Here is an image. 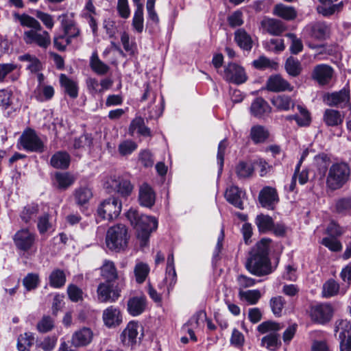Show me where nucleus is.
Instances as JSON below:
<instances>
[{
	"instance_id": "nucleus-50",
	"label": "nucleus",
	"mask_w": 351,
	"mask_h": 351,
	"mask_svg": "<svg viewBox=\"0 0 351 351\" xmlns=\"http://www.w3.org/2000/svg\"><path fill=\"white\" fill-rule=\"evenodd\" d=\"M228 147V140L226 138H223L221 140L218 145L217 147V160L218 165V175L220 176L223 171V165H224V157L226 154V150Z\"/></svg>"
},
{
	"instance_id": "nucleus-25",
	"label": "nucleus",
	"mask_w": 351,
	"mask_h": 351,
	"mask_svg": "<svg viewBox=\"0 0 351 351\" xmlns=\"http://www.w3.org/2000/svg\"><path fill=\"white\" fill-rule=\"evenodd\" d=\"M136 131L139 136L143 137L151 138L153 136V134L150 128L145 125V120L141 116L134 118L129 125L128 134L131 136H134Z\"/></svg>"
},
{
	"instance_id": "nucleus-56",
	"label": "nucleus",
	"mask_w": 351,
	"mask_h": 351,
	"mask_svg": "<svg viewBox=\"0 0 351 351\" xmlns=\"http://www.w3.org/2000/svg\"><path fill=\"white\" fill-rule=\"evenodd\" d=\"M343 232V228L335 220L330 221L326 229V233L328 235V237L339 238Z\"/></svg>"
},
{
	"instance_id": "nucleus-30",
	"label": "nucleus",
	"mask_w": 351,
	"mask_h": 351,
	"mask_svg": "<svg viewBox=\"0 0 351 351\" xmlns=\"http://www.w3.org/2000/svg\"><path fill=\"white\" fill-rule=\"evenodd\" d=\"M138 324L136 322H130L121 335V341L124 345L130 346L136 343Z\"/></svg>"
},
{
	"instance_id": "nucleus-42",
	"label": "nucleus",
	"mask_w": 351,
	"mask_h": 351,
	"mask_svg": "<svg viewBox=\"0 0 351 351\" xmlns=\"http://www.w3.org/2000/svg\"><path fill=\"white\" fill-rule=\"evenodd\" d=\"M335 213L346 216L351 213V196L337 199L335 204Z\"/></svg>"
},
{
	"instance_id": "nucleus-32",
	"label": "nucleus",
	"mask_w": 351,
	"mask_h": 351,
	"mask_svg": "<svg viewBox=\"0 0 351 351\" xmlns=\"http://www.w3.org/2000/svg\"><path fill=\"white\" fill-rule=\"evenodd\" d=\"M118 287H98V299L101 302H114L120 295Z\"/></svg>"
},
{
	"instance_id": "nucleus-52",
	"label": "nucleus",
	"mask_w": 351,
	"mask_h": 351,
	"mask_svg": "<svg viewBox=\"0 0 351 351\" xmlns=\"http://www.w3.org/2000/svg\"><path fill=\"white\" fill-rule=\"evenodd\" d=\"M34 341V337L31 334L25 332L23 335H21L18 338V350L19 351H29Z\"/></svg>"
},
{
	"instance_id": "nucleus-46",
	"label": "nucleus",
	"mask_w": 351,
	"mask_h": 351,
	"mask_svg": "<svg viewBox=\"0 0 351 351\" xmlns=\"http://www.w3.org/2000/svg\"><path fill=\"white\" fill-rule=\"evenodd\" d=\"M93 144L92 134L84 132L80 136L73 140V148L74 149H82L86 147L90 148Z\"/></svg>"
},
{
	"instance_id": "nucleus-3",
	"label": "nucleus",
	"mask_w": 351,
	"mask_h": 351,
	"mask_svg": "<svg viewBox=\"0 0 351 351\" xmlns=\"http://www.w3.org/2000/svg\"><path fill=\"white\" fill-rule=\"evenodd\" d=\"M351 178L350 165L345 161L333 162L329 167L326 178V187L335 191L343 188Z\"/></svg>"
},
{
	"instance_id": "nucleus-49",
	"label": "nucleus",
	"mask_w": 351,
	"mask_h": 351,
	"mask_svg": "<svg viewBox=\"0 0 351 351\" xmlns=\"http://www.w3.org/2000/svg\"><path fill=\"white\" fill-rule=\"evenodd\" d=\"M149 267L147 264L144 263H137L134 267V276L138 284L143 283L149 273Z\"/></svg>"
},
{
	"instance_id": "nucleus-24",
	"label": "nucleus",
	"mask_w": 351,
	"mask_h": 351,
	"mask_svg": "<svg viewBox=\"0 0 351 351\" xmlns=\"http://www.w3.org/2000/svg\"><path fill=\"white\" fill-rule=\"evenodd\" d=\"M262 27L272 36H281L287 29L286 24L276 19L267 18L261 21Z\"/></svg>"
},
{
	"instance_id": "nucleus-6",
	"label": "nucleus",
	"mask_w": 351,
	"mask_h": 351,
	"mask_svg": "<svg viewBox=\"0 0 351 351\" xmlns=\"http://www.w3.org/2000/svg\"><path fill=\"white\" fill-rule=\"evenodd\" d=\"M282 328V326L276 322L266 321L259 324L257 327L258 331L261 334L270 333L265 335L261 339V346L271 351H276L281 346L280 335L276 333Z\"/></svg>"
},
{
	"instance_id": "nucleus-36",
	"label": "nucleus",
	"mask_w": 351,
	"mask_h": 351,
	"mask_svg": "<svg viewBox=\"0 0 351 351\" xmlns=\"http://www.w3.org/2000/svg\"><path fill=\"white\" fill-rule=\"evenodd\" d=\"M241 191L237 186H231L227 189L225 197L226 200L234 207L243 210V203L241 198Z\"/></svg>"
},
{
	"instance_id": "nucleus-33",
	"label": "nucleus",
	"mask_w": 351,
	"mask_h": 351,
	"mask_svg": "<svg viewBox=\"0 0 351 351\" xmlns=\"http://www.w3.org/2000/svg\"><path fill=\"white\" fill-rule=\"evenodd\" d=\"M60 84L64 88L65 93L71 99L78 97L79 87L77 83L69 78L66 74L60 75Z\"/></svg>"
},
{
	"instance_id": "nucleus-59",
	"label": "nucleus",
	"mask_w": 351,
	"mask_h": 351,
	"mask_svg": "<svg viewBox=\"0 0 351 351\" xmlns=\"http://www.w3.org/2000/svg\"><path fill=\"white\" fill-rule=\"evenodd\" d=\"M243 18V12L241 10H237L228 16L227 21L231 28H235L240 27L243 24L244 21Z\"/></svg>"
},
{
	"instance_id": "nucleus-63",
	"label": "nucleus",
	"mask_w": 351,
	"mask_h": 351,
	"mask_svg": "<svg viewBox=\"0 0 351 351\" xmlns=\"http://www.w3.org/2000/svg\"><path fill=\"white\" fill-rule=\"evenodd\" d=\"M301 117L299 116L298 125L300 127L308 126L311 123V117L308 110L300 105L298 106Z\"/></svg>"
},
{
	"instance_id": "nucleus-41",
	"label": "nucleus",
	"mask_w": 351,
	"mask_h": 351,
	"mask_svg": "<svg viewBox=\"0 0 351 351\" xmlns=\"http://www.w3.org/2000/svg\"><path fill=\"white\" fill-rule=\"evenodd\" d=\"M254 171V166L246 161L241 160L235 166V173L239 179L250 178Z\"/></svg>"
},
{
	"instance_id": "nucleus-17",
	"label": "nucleus",
	"mask_w": 351,
	"mask_h": 351,
	"mask_svg": "<svg viewBox=\"0 0 351 351\" xmlns=\"http://www.w3.org/2000/svg\"><path fill=\"white\" fill-rule=\"evenodd\" d=\"M277 190L271 186H264L258 195V202L262 207L274 209V204L278 202Z\"/></svg>"
},
{
	"instance_id": "nucleus-5",
	"label": "nucleus",
	"mask_w": 351,
	"mask_h": 351,
	"mask_svg": "<svg viewBox=\"0 0 351 351\" xmlns=\"http://www.w3.org/2000/svg\"><path fill=\"white\" fill-rule=\"evenodd\" d=\"M122 201L119 197L112 195L102 201L98 206L95 214L96 222L100 223L102 221H108L117 219L122 209Z\"/></svg>"
},
{
	"instance_id": "nucleus-18",
	"label": "nucleus",
	"mask_w": 351,
	"mask_h": 351,
	"mask_svg": "<svg viewBox=\"0 0 351 351\" xmlns=\"http://www.w3.org/2000/svg\"><path fill=\"white\" fill-rule=\"evenodd\" d=\"M266 89L270 92L280 93L286 90L291 91L293 87L280 74H274L270 75L267 79Z\"/></svg>"
},
{
	"instance_id": "nucleus-31",
	"label": "nucleus",
	"mask_w": 351,
	"mask_h": 351,
	"mask_svg": "<svg viewBox=\"0 0 351 351\" xmlns=\"http://www.w3.org/2000/svg\"><path fill=\"white\" fill-rule=\"evenodd\" d=\"M71 156L66 151H58L50 159V165L55 169L66 170L69 167Z\"/></svg>"
},
{
	"instance_id": "nucleus-37",
	"label": "nucleus",
	"mask_w": 351,
	"mask_h": 351,
	"mask_svg": "<svg viewBox=\"0 0 351 351\" xmlns=\"http://www.w3.org/2000/svg\"><path fill=\"white\" fill-rule=\"evenodd\" d=\"M254 223L258 232L261 234H265L271 231L274 228V221L269 215L261 213L256 217Z\"/></svg>"
},
{
	"instance_id": "nucleus-53",
	"label": "nucleus",
	"mask_w": 351,
	"mask_h": 351,
	"mask_svg": "<svg viewBox=\"0 0 351 351\" xmlns=\"http://www.w3.org/2000/svg\"><path fill=\"white\" fill-rule=\"evenodd\" d=\"M287 36L291 40L289 47V51L291 54L298 55L303 51L304 45L300 38H298L293 33H288Z\"/></svg>"
},
{
	"instance_id": "nucleus-16",
	"label": "nucleus",
	"mask_w": 351,
	"mask_h": 351,
	"mask_svg": "<svg viewBox=\"0 0 351 351\" xmlns=\"http://www.w3.org/2000/svg\"><path fill=\"white\" fill-rule=\"evenodd\" d=\"M73 195L75 203L81 211L88 208L90 200L93 196L92 189L87 186H80L76 188Z\"/></svg>"
},
{
	"instance_id": "nucleus-19",
	"label": "nucleus",
	"mask_w": 351,
	"mask_h": 351,
	"mask_svg": "<svg viewBox=\"0 0 351 351\" xmlns=\"http://www.w3.org/2000/svg\"><path fill=\"white\" fill-rule=\"evenodd\" d=\"M138 201L145 208H151L155 204L156 193L147 182H144L139 188Z\"/></svg>"
},
{
	"instance_id": "nucleus-15",
	"label": "nucleus",
	"mask_w": 351,
	"mask_h": 351,
	"mask_svg": "<svg viewBox=\"0 0 351 351\" xmlns=\"http://www.w3.org/2000/svg\"><path fill=\"white\" fill-rule=\"evenodd\" d=\"M334 74L333 68L326 64H317L313 69L311 77L319 85L328 84L332 78Z\"/></svg>"
},
{
	"instance_id": "nucleus-48",
	"label": "nucleus",
	"mask_w": 351,
	"mask_h": 351,
	"mask_svg": "<svg viewBox=\"0 0 351 351\" xmlns=\"http://www.w3.org/2000/svg\"><path fill=\"white\" fill-rule=\"evenodd\" d=\"M37 31L31 29L25 32L23 40L27 44H36L39 47H44V36L37 33Z\"/></svg>"
},
{
	"instance_id": "nucleus-57",
	"label": "nucleus",
	"mask_w": 351,
	"mask_h": 351,
	"mask_svg": "<svg viewBox=\"0 0 351 351\" xmlns=\"http://www.w3.org/2000/svg\"><path fill=\"white\" fill-rule=\"evenodd\" d=\"M143 10L140 6L138 8H136L132 19V27L138 32L141 33L143 30Z\"/></svg>"
},
{
	"instance_id": "nucleus-7",
	"label": "nucleus",
	"mask_w": 351,
	"mask_h": 351,
	"mask_svg": "<svg viewBox=\"0 0 351 351\" xmlns=\"http://www.w3.org/2000/svg\"><path fill=\"white\" fill-rule=\"evenodd\" d=\"M21 62H27L26 69L32 73H37L38 85L34 92V97L38 101H44V75L40 71L43 69L42 62L36 56L29 53H25L18 58Z\"/></svg>"
},
{
	"instance_id": "nucleus-13",
	"label": "nucleus",
	"mask_w": 351,
	"mask_h": 351,
	"mask_svg": "<svg viewBox=\"0 0 351 351\" xmlns=\"http://www.w3.org/2000/svg\"><path fill=\"white\" fill-rule=\"evenodd\" d=\"M326 100L327 105L330 107L344 108L347 107L350 103V89L349 88L343 87L338 92L328 94Z\"/></svg>"
},
{
	"instance_id": "nucleus-23",
	"label": "nucleus",
	"mask_w": 351,
	"mask_h": 351,
	"mask_svg": "<svg viewBox=\"0 0 351 351\" xmlns=\"http://www.w3.org/2000/svg\"><path fill=\"white\" fill-rule=\"evenodd\" d=\"M93 337V333L90 328L83 327L73 334L71 343L75 348L84 347L92 341Z\"/></svg>"
},
{
	"instance_id": "nucleus-39",
	"label": "nucleus",
	"mask_w": 351,
	"mask_h": 351,
	"mask_svg": "<svg viewBox=\"0 0 351 351\" xmlns=\"http://www.w3.org/2000/svg\"><path fill=\"white\" fill-rule=\"evenodd\" d=\"M90 67L93 71L98 75H105L110 69L109 66L99 59L97 51L92 53L90 59Z\"/></svg>"
},
{
	"instance_id": "nucleus-43",
	"label": "nucleus",
	"mask_w": 351,
	"mask_h": 351,
	"mask_svg": "<svg viewBox=\"0 0 351 351\" xmlns=\"http://www.w3.org/2000/svg\"><path fill=\"white\" fill-rule=\"evenodd\" d=\"M329 6L326 5H317L316 8V10L318 14H322L323 16L328 17L333 15L335 12H341L344 6V2L343 1H340L338 3L334 4L332 3L331 4H328Z\"/></svg>"
},
{
	"instance_id": "nucleus-28",
	"label": "nucleus",
	"mask_w": 351,
	"mask_h": 351,
	"mask_svg": "<svg viewBox=\"0 0 351 351\" xmlns=\"http://www.w3.org/2000/svg\"><path fill=\"white\" fill-rule=\"evenodd\" d=\"M101 275L106 283L110 284L114 282L118 279L117 268L113 262L106 261L101 267ZM98 285H106L104 282H100Z\"/></svg>"
},
{
	"instance_id": "nucleus-60",
	"label": "nucleus",
	"mask_w": 351,
	"mask_h": 351,
	"mask_svg": "<svg viewBox=\"0 0 351 351\" xmlns=\"http://www.w3.org/2000/svg\"><path fill=\"white\" fill-rule=\"evenodd\" d=\"M239 295L242 300H246L251 304H256L261 296L258 290H248L246 291H240Z\"/></svg>"
},
{
	"instance_id": "nucleus-2",
	"label": "nucleus",
	"mask_w": 351,
	"mask_h": 351,
	"mask_svg": "<svg viewBox=\"0 0 351 351\" xmlns=\"http://www.w3.org/2000/svg\"><path fill=\"white\" fill-rule=\"evenodd\" d=\"M125 217L136 231L141 248L149 246L150 236L158 228V219L155 217L144 215L134 208H130L126 212Z\"/></svg>"
},
{
	"instance_id": "nucleus-21",
	"label": "nucleus",
	"mask_w": 351,
	"mask_h": 351,
	"mask_svg": "<svg viewBox=\"0 0 351 351\" xmlns=\"http://www.w3.org/2000/svg\"><path fill=\"white\" fill-rule=\"evenodd\" d=\"M13 240L17 249L27 252L34 243V235L27 230H21L14 234Z\"/></svg>"
},
{
	"instance_id": "nucleus-11",
	"label": "nucleus",
	"mask_w": 351,
	"mask_h": 351,
	"mask_svg": "<svg viewBox=\"0 0 351 351\" xmlns=\"http://www.w3.org/2000/svg\"><path fill=\"white\" fill-rule=\"evenodd\" d=\"M308 313L312 322L324 325L332 319L333 309L329 304H319L311 305Z\"/></svg>"
},
{
	"instance_id": "nucleus-34",
	"label": "nucleus",
	"mask_w": 351,
	"mask_h": 351,
	"mask_svg": "<svg viewBox=\"0 0 351 351\" xmlns=\"http://www.w3.org/2000/svg\"><path fill=\"white\" fill-rule=\"evenodd\" d=\"M250 136L254 144L264 143L269 137V132L263 125H253L250 132Z\"/></svg>"
},
{
	"instance_id": "nucleus-62",
	"label": "nucleus",
	"mask_w": 351,
	"mask_h": 351,
	"mask_svg": "<svg viewBox=\"0 0 351 351\" xmlns=\"http://www.w3.org/2000/svg\"><path fill=\"white\" fill-rule=\"evenodd\" d=\"M276 64L274 62H271L265 56H261L256 60L252 62V66L258 70H265L267 68H273V65Z\"/></svg>"
},
{
	"instance_id": "nucleus-8",
	"label": "nucleus",
	"mask_w": 351,
	"mask_h": 351,
	"mask_svg": "<svg viewBox=\"0 0 351 351\" xmlns=\"http://www.w3.org/2000/svg\"><path fill=\"white\" fill-rule=\"evenodd\" d=\"M17 147L27 152L42 153L44 152V141L34 129L26 128L18 139Z\"/></svg>"
},
{
	"instance_id": "nucleus-14",
	"label": "nucleus",
	"mask_w": 351,
	"mask_h": 351,
	"mask_svg": "<svg viewBox=\"0 0 351 351\" xmlns=\"http://www.w3.org/2000/svg\"><path fill=\"white\" fill-rule=\"evenodd\" d=\"M271 111V107L262 97H256L250 108L251 115L258 119H265L270 115Z\"/></svg>"
},
{
	"instance_id": "nucleus-61",
	"label": "nucleus",
	"mask_w": 351,
	"mask_h": 351,
	"mask_svg": "<svg viewBox=\"0 0 351 351\" xmlns=\"http://www.w3.org/2000/svg\"><path fill=\"white\" fill-rule=\"evenodd\" d=\"M285 304V301L282 296L274 297L270 300V306L276 316L280 317L281 315Z\"/></svg>"
},
{
	"instance_id": "nucleus-4",
	"label": "nucleus",
	"mask_w": 351,
	"mask_h": 351,
	"mask_svg": "<svg viewBox=\"0 0 351 351\" xmlns=\"http://www.w3.org/2000/svg\"><path fill=\"white\" fill-rule=\"evenodd\" d=\"M130 239L128 228L124 224L118 223L108 229L105 241L109 250L120 252L127 249Z\"/></svg>"
},
{
	"instance_id": "nucleus-12",
	"label": "nucleus",
	"mask_w": 351,
	"mask_h": 351,
	"mask_svg": "<svg viewBox=\"0 0 351 351\" xmlns=\"http://www.w3.org/2000/svg\"><path fill=\"white\" fill-rule=\"evenodd\" d=\"M304 31L311 38L323 41L328 36L330 28L325 22L317 21L307 25Z\"/></svg>"
},
{
	"instance_id": "nucleus-38",
	"label": "nucleus",
	"mask_w": 351,
	"mask_h": 351,
	"mask_svg": "<svg viewBox=\"0 0 351 351\" xmlns=\"http://www.w3.org/2000/svg\"><path fill=\"white\" fill-rule=\"evenodd\" d=\"M273 14L287 21H292L297 17V12L294 8L282 3H278L274 6Z\"/></svg>"
},
{
	"instance_id": "nucleus-58",
	"label": "nucleus",
	"mask_w": 351,
	"mask_h": 351,
	"mask_svg": "<svg viewBox=\"0 0 351 351\" xmlns=\"http://www.w3.org/2000/svg\"><path fill=\"white\" fill-rule=\"evenodd\" d=\"M335 331L339 332V339L351 336V323L347 320H341L336 324Z\"/></svg>"
},
{
	"instance_id": "nucleus-20",
	"label": "nucleus",
	"mask_w": 351,
	"mask_h": 351,
	"mask_svg": "<svg viewBox=\"0 0 351 351\" xmlns=\"http://www.w3.org/2000/svg\"><path fill=\"white\" fill-rule=\"evenodd\" d=\"M53 185L60 191H65L76 181V177L69 171H56L53 175Z\"/></svg>"
},
{
	"instance_id": "nucleus-64",
	"label": "nucleus",
	"mask_w": 351,
	"mask_h": 351,
	"mask_svg": "<svg viewBox=\"0 0 351 351\" xmlns=\"http://www.w3.org/2000/svg\"><path fill=\"white\" fill-rule=\"evenodd\" d=\"M138 160L144 167H151L154 165L153 155L148 149L140 152Z\"/></svg>"
},
{
	"instance_id": "nucleus-47",
	"label": "nucleus",
	"mask_w": 351,
	"mask_h": 351,
	"mask_svg": "<svg viewBox=\"0 0 351 351\" xmlns=\"http://www.w3.org/2000/svg\"><path fill=\"white\" fill-rule=\"evenodd\" d=\"M271 102L278 110L287 111L290 109L291 99L288 95H280L274 97L271 99Z\"/></svg>"
},
{
	"instance_id": "nucleus-10",
	"label": "nucleus",
	"mask_w": 351,
	"mask_h": 351,
	"mask_svg": "<svg viewBox=\"0 0 351 351\" xmlns=\"http://www.w3.org/2000/svg\"><path fill=\"white\" fill-rule=\"evenodd\" d=\"M223 73V79L227 82L235 85L243 84L248 80L245 68L236 62H228L224 66Z\"/></svg>"
},
{
	"instance_id": "nucleus-51",
	"label": "nucleus",
	"mask_w": 351,
	"mask_h": 351,
	"mask_svg": "<svg viewBox=\"0 0 351 351\" xmlns=\"http://www.w3.org/2000/svg\"><path fill=\"white\" fill-rule=\"evenodd\" d=\"M38 212V205L35 203L28 204L24 207L21 214V219L25 222L29 223L32 219L35 217Z\"/></svg>"
},
{
	"instance_id": "nucleus-40",
	"label": "nucleus",
	"mask_w": 351,
	"mask_h": 351,
	"mask_svg": "<svg viewBox=\"0 0 351 351\" xmlns=\"http://www.w3.org/2000/svg\"><path fill=\"white\" fill-rule=\"evenodd\" d=\"M285 69L287 73L291 77H298L302 71V66L300 61L298 58L291 56L287 58L285 64Z\"/></svg>"
},
{
	"instance_id": "nucleus-1",
	"label": "nucleus",
	"mask_w": 351,
	"mask_h": 351,
	"mask_svg": "<svg viewBox=\"0 0 351 351\" xmlns=\"http://www.w3.org/2000/svg\"><path fill=\"white\" fill-rule=\"evenodd\" d=\"M271 241L269 238H263L249 252L245 268L252 275L262 277L274 271L269 258V245Z\"/></svg>"
},
{
	"instance_id": "nucleus-35",
	"label": "nucleus",
	"mask_w": 351,
	"mask_h": 351,
	"mask_svg": "<svg viewBox=\"0 0 351 351\" xmlns=\"http://www.w3.org/2000/svg\"><path fill=\"white\" fill-rule=\"evenodd\" d=\"M344 113L341 114L340 112L334 109H326L323 115V120L327 126L336 127L343 122Z\"/></svg>"
},
{
	"instance_id": "nucleus-9",
	"label": "nucleus",
	"mask_w": 351,
	"mask_h": 351,
	"mask_svg": "<svg viewBox=\"0 0 351 351\" xmlns=\"http://www.w3.org/2000/svg\"><path fill=\"white\" fill-rule=\"evenodd\" d=\"M112 191L117 194L119 199L127 200L132 194L134 184L129 175H121L111 180L110 185Z\"/></svg>"
},
{
	"instance_id": "nucleus-22",
	"label": "nucleus",
	"mask_w": 351,
	"mask_h": 351,
	"mask_svg": "<svg viewBox=\"0 0 351 351\" xmlns=\"http://www.w3.org/2000/svg\"><path fill=\"white\" fill-rule=\"evenodd\" d=\"M156 0H147L146 8L147 11V21L146 30L149 34H154L159 29L160 19L155 10Z\"/></svg>"
},
{
	"instance_id": "nucleus-45",
	"label": "nucleus",
	"mask_w": 351,
	"mask_h": 351,
	"mask_svg": "<svg viewBox=\"0 0 351 351\" xmlns=\"http://www.w3.org/2000/svg\"><path fill=\"white\" fill-rule=\"evenodd\" d=\"M14 16L19 21L21 25L23 27H27L35 30L42 29L40 23L36 19L27 14H19L16 13Z\"/></svg>"
},
{
	"instance_id": "nucleus-54",
	"label": "nucleus",
	"mask_w": 351,
	"mask_h": 351,
	"mask_svg": "<svg viewBox=\"0 0 351 351\" xmlns=\"http://www.w3.org/2000/svg\"><path fill=\"white\" fill-rule=\"evenodd\" d=\"M66 274L64 270L54 269L49 275L50 285H64L66 282Z\"/></svg>"
},
{
	"instance_id": "nucleus-27",
	"label": "nucleus",
	"mask_w": 351,
	"mask_h": 351,
	"mask_svg": "<svg viewBox=\"0 0 351 351\" xmlns=\"http://www.w3.org/2000/svg\"><path fill=\"white\" fill-rule=\"evenodd\" d=\"M102 318L104 324L108 328L117 327L122 322V315L120 310L112 306L104 311Z\"/></svg>"
},
{
	"instance_id": "nucleus-55",
	"label": "nucleus",
	"mask_w": 351,
	"mask_h": 351,
	"mask_svg": "<svg viewBox=\"0 0 351 351\" xmlns=\"http://www.w3.org/2000/svg\"><path fill=\"white\" fill-rule=\"evenodd\" d=\"M338 238L333 237H324L322 239L321 244L327 247L329 250L333 252H338L342 250V244L337 239Z\"/></svg>"
},
{
	"instance_id": "nucleus-26",
	"label": "nucleus",
	"mask_w": 351,
	"mask_h": 351,
	"mask_svg": "<svg viewBox=\"0 0 351 351\" xmlns=\"http://www.w3.org/2000/svg\"><path fill=\"white\" fill-rule=\"evenodd\" d=\"M147 301L145 295L133 296L128 300L127 308L128 313L132 316L142 314L146 309Z\"/></svg>"
},
{
	"instance_id": "nucleus-29",
	"label": "nucleus",
	"mask_w": 351,
	"mask_h": 351,
	"mask_svg": "<svg viewBox=\"0 0 351 351\" xmlns=\"http://www.w3.org/2000/svg\"><path fill=\"white\" fill-rule=\"evenodd\" d=\"M234 41L243 51L250 52L253 47V40L251 36L243 28H239L234 32Z\"/></svg>"
},
{
	"instance_id": "nucleus-44",
	"label": "nucleus",
	"mask_w": 351,
	"mask_h": 351,
	"mask_svg": "<svg viewBox=\"0 0 351 351\" xmlns=\"http://www.w3.org/2000/svg\"><path fill=\"white\" fill-rule=\"evenodd\" d=\"M314 162L319 173L325 175L330 167L329 165L330 163V157L328 154L324 152H321L315 156Z\"/></svg>"
}]
</instances>
